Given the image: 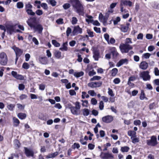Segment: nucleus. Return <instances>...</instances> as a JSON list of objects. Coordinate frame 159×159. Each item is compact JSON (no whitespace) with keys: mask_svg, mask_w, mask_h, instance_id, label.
<instances>
[{"mask_svg":"<svg viewBox=\"0 0 159 159\" xmlns=\"http://www.w3.org/2000/svg\"><path fill=\"white\" fill-rule=\"evenodd\" d=\"M97 100L94 98H92L91 100V103L93 105H96L97 103Z\"/></svg>","mask_w":159,"mask_h":159,"instance_id":"37998d69","label":"nucleus"},{"mask_svg":"<svg viewBox=\"0 0 159 159\" xmlns=\"http://www.w3.org/2000/svg\"><path fill=\"white\" fill-rule=\"evenodd\" d=\"M35 13L38 16H40L43 14V11L42 10L38 9L36 11Z\"/></svg>","mask_w":159,"mask_h":159,"instance_id":"603ef678","label":"nucleus"},{"mask_svg":"<svg viewBox=\"0 0 159 159\" xmlns=\"http://www.w3.org/2000/svg\"><path fill=\"white\" fill-rule=\"evenodd\" d=\"M131 139L132 140V142L133 143H138L139 141V138H138L137 137L136 135H135V137H134L132 138H131Z\"/></svg>","mask_w":159,"mask_h":159,"instance_id":"c85d7f7f","label":"nucleus"},{"mask_svg":"<svg viewBox=\"0 0 159 159\" xmlns=\"http://www.w3.org/2000/svg\"><path fill=\"white\" fill-rule=\"evenodd\" d=\"M129 147L127 146H125L124 147H122L121 148V151L123 152H128L129 150Z\"/></svg>","mask_w":159,"mask_h":159,"instance_id":"4c0bfd02","label":"nucleus"},{"mask_svg":"<svg viewBox=\"0 0 159 159\" xmlns=\"http://www.w3.org/2000/svg\"><path fill=\"white\" fill-rule=\"evenodd\" d=\"M71 29L70 27H68L67 29L66 33V34L67 36H68L71 33Z\"/></svg>","mask_w":159,"mask_h":159,"instance_id":"69168bd1","label":"nucleus"},{"mask_svg":"<svg viewBox=\"0 0 159 159\" xmlns=\"http://www.w3.org/2000/svg\"><path fill=\"white\" fill-rule=\"evenodd\" d=\"M74 104L75 106L74 107L80 110L81 105L80 102H79L77 101L74 103Z\"/></svg>","mask_w":159,"mask_h":159,"instance_id":"72a5a7b5","label":"nucleus"},{"mask_svg":"<svg viewBox=\"0 0 159 159\" xmlns=\"http://www.w3.org/2000/svg\"><path fill=\"white\" fill-rule=\"evenodd\" d=\"M113 11V10L110 8L108 11L106 13V16L107 17H108L109 14L112 13Z\"/></svg>","mask_w":159,"mask_h":159,"instance_id":"13d9d810","label":"nucleus"},{"mask_svg":"<svg viewBox=\"0 0 159 159\" xmlns=\"http://www.w3.org/2000/svg\"><path fill=\"white\" fill-rule=\"evenodd\" d=\"M28 25L34 30V32H37L40 34L43 30L42 26L40 24L32 23L30 21L27 22Z\"/></svg>","mask_w":159,"mask_h":159,"instance_id":"f03ea898","label":"nucleus"},{"mask_svg":"<svg viewBox=\"0 0 159 159\" xmlns=\"http://www.w3.org/2000/svg\"><path fill=\"white\" fill-rule=\"evenodd\" d=\"M88 18L86 19V20L87 22H92L93 20L92 19L93 17L91 16H87Z\"/></svg>","mask_w":159,"mask_h":159,"instance_id":"a18cd8bd","label":"nucleus"},{"mask_svg":"<svg viewBox=\"0 0 159 159\" xmlns=\"http://www.w3.org/2000/svg\"><path fill=\"white\" fill-rule=\"evenodd\" d=\"M67 45V42L64 43H63L61 47L59 49L61 51H67L68 50Z\"/></svg>","mask_w":159,"mask_h":159,"instance_id":"412c9836","label":"nucleus"},{"mask_svg":"<svg viewBox=\"0 0 159 159\" xmlns=\"http://www.w3.org/2000/svg\"><path fill=\"white\" fill-rule=\"evenodd\" d=\"M70 7V4L68 3H66L63 5V7L65 9H66L69 8Z\"/></svg>","mask_w":159,"mask_h":159,"instance_id":"680f3d73","label":"nucleus"},{"mask_svg":"<svg viewBox=\"0 0 159 159\" xmlns=\"http://www.w3.org/2000/svg\"><path fill=\"white\" fill-rule=\"evenodd\" d=\"M154 72L155 75H159V70L157 67H155L154 68Z\"/></svg>","mask_w":159,"mask_h":159,"instance_id":"6e6d98bb","label":"nucleus"},{"mask_svg":"<svg viewBox=\"0 0 159 159\" xmlns=\"http://www.w3.org/2000/svg\"><path fill=\"white\" fill-rule=\"evenodd\" d=\"M52 44L56 47H59L60 46V44L58 43L56 40H52Z\"/></svg>","mask_w":159,"mask_h":159,"instance_id":"e433bc0d","label":"nucleus"},{"mask_svg":"<svg viewBox=\"0 0 159 159\" xmlns=\"http://www.w3.org/2000/svg\"><path fill=\"white\" fill-rule=\"evenodd\" d=\"M84 74V72L81 71L79 72H75L74 74V75L76 78H78L83 76Z\"/></svg>","mask_w":159,"mask_h":159,"instance_id":"b1692460","label":"nucleus"},{"mask_svg":"<svg viewBox=\"0 0 159 159\" xmlns=\"http://www.w3.org/2000/svg\"><path fill=\"white\" fill-rule=\"evenodd\" d=\"M82 99H84L85 98H88L89 97V95L87 94V93L85 92H82Z\"/></svg>","mask_w":159,"mask_h":159,"instance_id":"c9c22d12","label":"nucleus"},{"mask_svg":"<svg viewBox=\"0 0 159 159\" xmlns=\"http://www.w3.org/2000/svg\"><path fill=\"white\" fill-rule=\"evenodd\" d=\"M71 113L74 115H78L80 114V110L74 107V106H71L70 107Z\"/></svg>","mask_w":159,"mask_h":159,"instance_id":"f8f14e48","label":"nucleus"},{"mask_svg":"<svg viewBox=\"0 0 159 159\" xmlns=\"http://www.w3.org/2000/svg\"><path fill=\"white\" fill-rule=\"evenodd\" d=\"M101 157L104 159H113L114 157L112 154L102 153L100 155Z\"/></svg>","mask_w":159,"mask_h":159,"instance_id":"1a4fd4ad","label":"nucleus"},{"mask_svg":"<svg viewBox=\"0 0 159 159\" xmlns=\"http://www.w3.org/2000/svg\"><path fill=\"white\" fill-rule=\"evenodd\" d=\"M132 3L129 0H124L122 1L120 3V5L128 6L129 7L132 6Z\"/></svg>","mask_w":159,"mask_h":159,"instance_id":"2eb2a0df","label":"nucleus"},{"mask_svg":"<svg viewBox=\"0 0 159 159\" xmlns=\"http://www.w3.org/2000/svg\"><path fill=\"white\" fill-rule=\"evenodd\" d=\"M22 67L25 69H28L30 67V65L28 63L24 62L22 65Z\"/></svg>","mask_w":159,"mask_h":159,"instance_id":"ea45409f","label":"nucleus"},{"mask_svg":"<svg viewBox=\"0 0 159 159\" xmlns=\"http://www.w3.org/2000/svg\"><path fill=\"white\" fill-rule=\"evenodd\" d=\"M95 145L92 143H89L88 145L89 148L91 150H92L94 149Z\"/></svg>","mask_w":159,"mask_h":159,"instance_id":"338daca9","label":"nucleus"},{"mask_svg":"<svg viewBox=\"0 0 159 159\" xmlns=\"http://www.w3.org/2000/svg\"><path fill=\"white\" fill-rule=\"evenodd\" d=\"M147 144L149 146H154L157 144V137L155 136H152L151 137L150 139L147 140Z\"/></svg>","mask_w":159,"mask_h":159,"instance_id":"423d86ee","label":"nucleus"},{"mask_svg":"<svg viewBox=\"0 0 159 159\" xmlns=\"http://www.w3.org/2000/svg\"><path fill=\"white\" fill-rule=\"evenodd\" d=\"M88 74L90 76H92L95 75L96 72L94 71V70H92L89 71Z\"/></svg>","mask_w":159,"mask_h":159,"instance_id":"5fc2aeb1","label":"nucleus"},{"mask_svg":"<svg viewBox=\"0 0 159 159\" xmlns=\"http://www.w3.org/2000/svg\"><path fill=\"white\" fill-rule=\"evenodd\" d=\"M63 19L59 18L56 20V22L58 24H62L63 23Z\"/></svg>","mask_w":159,"mask_h":159,"instance_id":"8fccbe9b","label":"nucleus"},{"mask_svg":"<svg viewBox=\"0 0 159 159\" xmlns=\"http://www.w3.org/2000/svg\"><path fill=\"white\" fill-rule=\"evenodd\" d=\"M82 33V29L78 25L74 27L72 33L74 35L80 34Z\"/></svg>","mask_w":159,"mask_h":159,"instance_id":"6e6552de","label":"nucleus"},{"mask_svg":"<svg viewBox=\"0 0 159 159\" xmlns=\"http://www.w3.org/2000/svg\"><path fill=\"white\" fill-rule=\"evenodd\" d=\"M82 112L84 116H87L89 115V111L88 109L84 108L82 110Z\"/></svg>","mask_w":159,"mask_h":159,"instance_id":"393cba45","label":"nucleus"},{"mask_svg":"<svg viewBox=\"0 0 159 159\" xmlns=\"http://www.w3.org/2000/svg\"><path fill=\"white\" fill-rule=\"evenodd\" d=\"M104 37L105 40L107 41L108 43L109 44V35L107 33H106L104 35Z\"/></svg>","mask_w":159,"mask_h":159,"instance_id":"49530a36","label":"nucleus"},{"mask_svg":"<svg viewBox=\"0 0 159 159\" xmlns=\"http://www.w3.org/2000/svg\"><path fill=\"white\" fill-rule=\"evenodd\" d=\"M153 83L154 85L159 86V79H157L154 80Z\"/></svg>","mask_w":159,"mask_h":159,"instance_id":"774afa93","label":"nucleus"},{"mask_svg":"<svg viewBox=\"0 0 159 159\" xmlns=\"http://www.w3.org/2000/svg\"><path fill=\"white\" fill-rule=\"evenodd\" d=\"M129 25V23H127L125 25H121L120 29L121 31L124 33L127 32L128 30Z\"/></svg>","mask_w":159,"mask_h":159,"instance_id":"ddd939ff","label":"nucleus"},{"mask_svg":"<svg viewBox=\"0 0 159 159\" xmlns=\"http://www.w3.org/2000/svg\"><path fill=\"white\" fill-rule=\"evenodd\" d=\"M27 116L26 114L25 113H20V119L23 120L25 119Z\"/></svg>","mask_w":159,"mask_h":159,"instance_id":"052dcab7","label":"nucleus"},{"mask_svg":"<svg viewBox=\"0 0 159 159\" xmlns=\"http://www.w3.org/2000/svg\"><path fill=\"white\" fill-rule=\"evenodd\" d=\"M12 48L14 50V51L16 54V63L18 59L17 56H19V53L20 52V50L17 48L15 46H13Z\"/></svg>","mask_w":159,"mask_h":159,"instance_id":"f3484780","label":"nucleus"},{"mask_svg":"<svg viewBox=\"0 0 159 159\" xmlns=\"http://www.w3.org/2000/svg\"><path fill=\"white\" fill-rule=\"evenodd\" d=\"M93 58L96 61H98L99 58V53L97 51H95L93 52Z\"/></svg>","mask_w":159,"mask_h":159,"instance_id":"4be33fe9","label":"nucleus"},{"mask_svg":"<svg viewBox=\"0 0 159 159\" xmlns=\"http://www.w3.org/2000/svg\"><path fill=\"white\" fill-rule=\"evenodd\" d=\"M13 120L14 125L16 126H18L20 123L19 120L15 117H13Z\"/></svg>","mask_w":159,"mask_h":159,"instance_id":"a878e982","label":"nucleus"},{"mask_svg":"<svg viewBox=\"0 0 159 159\" xmlns=\"http://www.w3.org/2000/svg\"><path fill=\"white\" fill-rule=\"evenodd\" d=\"M39 61L40 63L43 65H46L48 64V61L46 57H41L39 58Z\"/></svg>","mask_w":159,"mask_h":159,"instance_id":"4468645a","label":"nucleus"},{"mask_svg":"<svg viewBox=\"0 0 159 159\" xmlns=\"http://www.w3.org/2000/svg\"><path fill=\"white\" fill-rule=\"evenodd\" d=\"M148 63L145 61H142L140 64L139 67L143 70H146L148 67Z\"/></svg>","mask_w":159,"mask_h":159,"instance_id":"dca6fc26","label":"nucleus"},{"mask_svg":"<svg viewBox=\"0 0 159 159\" xmlns=\"http://www.w3.org/2000/svg\"><path fill=\"white\" fill-rule=\"evenodd\" d=\"M113 82L115 84H118L119 83H120V79L118 78H116L115 79L113 80Z\"/></svg>","mask_w":159,"mask_h":159,"instance_id":"0e129e2a","label":"nucleus"},{"mask_svg":"<svg viewBox=\"0 0 159 159\" xmlns=\"http://www.w3.org/2000/svg\"><path fill=\"white\" fill-rule=\"evenodd\" d=\"M75 11L80 15H83L84 8L83 5L79 0H70Z\"/></svg>","mask_w":159,"mask_h":159,"instance_id":"f257e3e1","label":"nucleus"},{"mask_svg":"<svg viewBox=\"0 0 159 159\" xmlns=\"http://www.w3.org/2000/svg\"><path fill=\"white\" fill-rule=\"evenodd\" d=\"M136 132L134 131L130 130L128 132V135L129 136L131 137V138L135 137V135H136Z\"/></svg>","mask_w":159,"mask_h":159,"instance_id":"5701e85b","label":"nucleus"},{"mask_svg":"<svg viewBox=\"0 0 159 159\" xmlns=\"http://www.w3.org/2000/svg\"><path fill=\"white\" fill-rule=\"evenodd\" d=\"M7 59L6 53L4 52L0 53V64L2 65H6L7 62Z\"/></svg>","mask_w":159,"mask_h":159,"instance_id":"39448f33","label":"nucleus"},{"mask_svg":"<svg viewBox=\"0 0 159 159\" xmlns=\"http://www.w3.org/2000/svg\"><path fill=\"white\" fill-rule=\"evenodd\" d=\"M101 77L98 76H94L93 78H91L90 79L91 81H93L94 80H99L101 79Z\"/></svg>","mask_w":159,"mask_h":159,"instance_id":"58836bf2","label":"nucleus"},{"mask_svg":"<svg viewBox=\"0 0 159 159\" xmlns=\"http://www.w3.org/2000/svg\"><path fill=\"white\" fill-rule=\"evenodd\" d=\"M55 57L58 59H61L63 58L61 52L59 51H56L54 53Z\"/></svg>","mask_w":159,"mask_h":159,"instance_id":"6ab92c4d","label":"nucleus"},{"mask_svg":"<svg viewBox=\"0 0 159 159\" xmlns=\"http://www.w3.org/2000/svg\"><path fill=\"white\" fill-rule=\"evenodd\" d=\"M120 49L122 53H127L130 50L132 49V47L130 45H127L125 43H121L119 46Z\"/></svg>","mask_w":159,"mask_h":159,"instance_id":"20e7f679","label":"nucleus"},{"mask_svg":"<svg viewBox=\"0 0 159 159\" xmlns=\"http://www.w3.org/2000/svg\"><path fill=\"white\" fill-rule=\"evenodd\" d=\"M25 153L27 156H33L34 155L33 151L30 150L29 149L27 148H25Z\"/></svg>","mask_w":159,"mask_h":159,"instance_id":"aec40b11","label":"nucleus"},{"mask_svg":"<svg viewBox=\"0 0 159 159\" xmlns=\"http://www.w3.org/2000/svg\"><path fill=\"white\" fill-rule=\"evenodd\" d=\"M151 56V54L148 53H146L143 54V57L145 59L149 58Z\"/></svg>","mask_w":159,"mask_h":159,"instance_id":"c03bdc74","label":"nucleus"},{"mask_svg":"<svg viewBox=\"0 0 159 159\" xmlns=\"http://www.w3.org/2000/svg\"><path fill=\"white\" fill-rule=\"evenodd\" d=\"M113 120V117L111 116L108 115L102 118V120L106 123H109L112 122Z\"/></svg>","mask_w":159,"mask_h":159,"instance_id":"9d476101","label":"nucleus"},{"mask_svg":"<svg viewBox=\"0 0 159 159\" xmlns=\"http://www.w3.org/2000/svg\"><path fill=\"white\" fill-rule=\"evenodd\" d=\"M26 11L29 15L34 16L35 15V13L31 9H27L26 10Z\"/></svg>","mask_w":159,"mask_h":159,"instance_id":"473e14b6","label":"nucleus"},{"mask_svg":"<svg viewBox=\"0 0 159 159\" xmlns=\"http://www.w3.org/2000/svg\"><path fill=\"white\" fill-rule=\"evenodd\" d=\"M47 2L53 7L56 5L57 2L55 0H47Z\"/></svg>","mask_w":159,"mask_h":159,"instance_id":"bb28decb","label":"nucleus"},{"mask_svg":"<svg viewBox=\"0 0 159 159\" xmlns=\"http://www.w3.org/2000/svg\"><path fill=\"white\" fill-rule=\"evenodd\" d=\"M7 31L10 34H12L13 32H19V30L18 29H20V25H8L6 26Z\"/></svg>","mask_w":159,"mask_h":159,"instance_id":"7ed1b4c3","label":"nucleus"},{"mask_svg":"<svg viewBox=\"0 0 159 159\" xmlns=\"http://www.w3.org/2000/svg\"><path fill=\"white\" fill-rule=\"evenodd\" d=\"M132 43V39L129 38H127L125 42V44L127 45H130L129 44Z\"/></svg>","mask_w":159,"mask_h":159,"instance_id":"f704fd0d","label":"nucleus"},{"mask_svg":"<svg viewBox=\"0 0 159 159\" xmlns=\"http://www.w3.org/2000/svg\"><path fill=\"white\" fill-rule=\"evenodd\" d=\"M134 124L135 125H140L141 123V121L139 120H137L134 121Z\"/></svg>","mask_w":159,"mask_h":159,"instance_id":"e2e57ef3","label":"nucleus"},{"mask_svg":"<svg viewBox=\"0 0 159 159\" xmlns=\"http://www.w3.org/2000/svg\"><path fill=\"white\" fill-rule=\"evenodd\" d=\"M99 108L100 110H102L104 108V103L102 101H101L99 103Z\"/></svg>","mask_w":159,"mask_h":159,"instance_id":"09e8293b","label":"nucleus"},{"mask_svg":"<svg viewBox=\"0 0 159 159\" xmlns=\"http://www.w3.org/2000/svg\"><path fill=\"white\" fill-rule=\"evenodd\" d=\"M128 60L127 59H122L120 60L117 64L116 66L120 67L124 64L128 63Z\"/></svg>","mask_w":159,"mask_h":159,"instance_id":"a211bd4d","label":"nucleus"},{"mask_svg":"<svg viewBox=\"0 0 159 159\" xmlns=\"http://www.w3.org/2000/svg\"><path fill=\"white\" fill-rule=\"evenodd\" d=\"M78 20L77 18L75 17H73L71 21L72 24L73 25H75L77 23Z\"/></svg>","mask_w":159,"mask_h":159,"instance_id":"de8ad7c7","label":"nucleus"},{"mask_svg":"<svg viewBox=\"0 0 159 159\" xmlns=\"http://www.w3.org/2000/svg\"><path fill=\"white\" fill-rule=\"evenodd\" d=\"M146 98L145 96V93L142 90L141 94L140 96V98L141 100L144 99Z\"/></svg>","mask_w":159,"mask_h":159,"instance_id":"79ce46f5","label":"nucleus"},{"mask_svg":"<svg viewBox=\"0 0 159 159\" xmlns=\"http://www.w3.org/2000/svg\"><path fill=\"white\" fill-rule=\"evenodd\" d=\"M88 93L92 96H94L96 95V93L93 90H89L88 91Z\"/></svg>","mask_w":159,"mask_h":159,"instance_id":"a19ab883","label":"nucleus"},{"mask_svg":"<svg viewBox=\"0 0 159 159\" xmlns=\"http://www.w3.org/2000/svg\"><path fill=\"white\" fill-rule=\"evenodd\" d=\"M102 84V82H91L88 84V86L92 88L99 87L101 86Z\"/></svg>","mask_w":159,"mask_h":159,"instance_id":"9b49d317","label":"nucleus"},{"mask_svg":"<svg viewBox=\"0 0 159 159\" xmlns=\"http://www.w3.org/2000/svg\"><path fill=\"white\" fill-rule=\"evenodd\" d=\"M87 32L89 37H92L94 36L93 32L91 31L90 30H88Z\"/></svg>","mask_w":159,"mask_h":159,"instance_id":"3c124183","label":"nucleus"},{"mask_svg":"<svg viewBox=\"0 0 159 159\" xmlns=\"http://www.w3.org/2000/svg\"><path fill=\"white\" fill-rule=\"evenodd\" d=\"M108 94L110 95L111 97H113L114 96V94L113 93V91L111 89H110V88H108Z\"/></svg>","mask_w":159,"mask_h":159,"instance_id":"4d7b16f0","label":"nucleus"},{"mask_svg":"<svg viewBox=\"0 0 159 159\" xmlns=\"http://www.w3.org/2000/svg\"><path fill=\"white\" fill-rule=\"evenodd\" d=\"M140 77L144 81L149 80L151 78L150 75H149V72L147 71L141 72L140 74Z\"/></svg>","mask_w":159,"mask_h":159,"instance_id":"0eeeda50","label":"nucleus"},{"mask_svg":"<svg viewBox=\"0 0 159 159\" xmlns=\"http://www.w3.org/2000/svg\"><path fill=\"white\" fill-rule=\"evenodd\" d=\"M12 75L15 78H16L17 79H20V75H17V73L14 71H12L11 72Z\"/></svg>","mask_w":159,"mask_h":159,"instance_id":"2f4dec72","label":"nucleus"},{"mask_svg":"<svg viewBox=\"0 0 159 159\" xmlns=\"http://www.w3.org/2000/svg\"><path fill=\"white\" fill-rule=\"evenodd\" d=\"M118 72V70L117 68H113L111 70V73L112 76H114L117 74Z\"/></svg>","mask_w":159,"mask_h":159,"instance_id":"c756f323","label":"nucleus"},{"mask_svg":"<svg viewBox=\"0 0 159 159\" xmlns=\"http://www.w3.org/2000/svg\"><path fill=\"white\" fill-rule=\"evenodd\" d=\"M58 154L57 152H56L51 154H50L47 156V157L48 158H51L57 156Z\"/></svg>","mask_w":159,"mask_h":159,"instance_id":"cd10ccee","label":"nucleus"},{"mask_svg":"<svg viewBox=\"0 0 159 159\" xmlns=\"http://www.w3.org/2000/svg\"><path fill=\"white\" fill-rule=\"evenodd\" d=\"M15 107V105L13 104H8L7 105V108L10 111H13Z\"/></svg>","mask_w":159,"mask_h":159,"instance_id":"7c9ffc66","label":"nucleus"},{"mask_svg":"<svg viewBox=\"0 0 159 159\" xmlns=\"http://www.w3.org/2000/svg\"><path fill=\"white\" fill-rule=\"evenodd\" d=\"M14 144L16 147L19 148L20 146V143L19 141L17 139H15L14 141Z\"/></svg>","mask_w":159,"mask_h":159,"instance_id":"864d4df0","label":"nucleus"},{"mask_svg":"<svg viewBox=\"0 0 159 159\" xmlns=\"http://www.w3.org/2000/svg\"><path fill=\"white\" fill-rule=\"evenodd\" d=\"M41 7L43 8L45 10H47L48 9V7L46 3H42L41 4Z\"/></svg>","mask_w":159,"mask_h":159,"instance_id":"bf43d9fd","label":"nucleus"}]
</instances>
